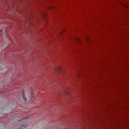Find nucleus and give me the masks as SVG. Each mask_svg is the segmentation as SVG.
Returning a JSON list of instances; mask_svg holds the SVG:
<instances>
[{
	"instance_id": "6",
	"label": "nucleus",
	"mask_w": 129,
	"mask_h": 129,
	"mask_svg": "<svg viewBox=\"0 0 129 129\" xmlns=\"http://www.w3.org/2000/svg\"><path fill=\"white\" fill-rule=\"evenodd\" d=\"M63 31H61V32H60L59 34H58L57 36H58V37L59 36H60V35H61L62 34V33Z\"/></svg>"
},
{
	"instance_id": "5",
	"label": "nucleus",
	"mask_w": 129,
	"mask_h": 129,
	"mask_svg": "<svg viewBox=\"0 0 129 129\" xmlns=\"http://www.w3.org/2000/svg\"><path fill=\"white\" fill-rule=\"evenodd\" d=\"M3 31L2 30H0V36H1L3 34Z\"/></svg>"
},
{
	"instance_id": "1",
	"label": "nucleus",
	"mask_w": 129,
	"mask_h": 129,
	"mask_svg": "<svg viewBox=\"0 0 129 129\" xmlns=\"http://www.w3.org/2000/svg\"><path fill=\"white\" fill-rule=\"evenodd\" d=\"M25 126L24 125H22L18 127V129H24L25 127Z\"/></svg>"
},
{
	"instance_id": "3",
	"label": "nucleus",
	"mask_w": 129,
	"mask_h": 129,
	"mask_svg": "<svg viewBox=\"0 0 129 129\" xmlns=\"http://www.w3.org/2000/svg\"><path fill=\"white\" fill-rule=\"evenodd\" d=\"M55 70L56 71H60V69L59 67H57L55 68Z\"/></svg>"
},
{
	"instance_id": "2",
	"label": "nucleus",
	"mask_w": 129,
	"mask_h": 129,
	"mask_svg": "<svg viewBox=\"0 0 129 129\" xmlns=\"http://www.w3.org/2000/svg\"><path fill=\"white\" fill-rule=\"evenodd\" d=\"M22 96L23 99L24 100V101H26V98L25 97V95L23 93H22Z\"/></svg>"
},
{
	"instance_id": "4",
	"label": "nucleus",
	"mask_w": 129,
	"mask_h": 129,
	"mask_svg": "<svg viewBox=\"0 0 129 129\" xmlns=\"http://www.w3.org/2000/svg\"><path fill=\"white\" fill-rule=\"evenodd\" d=\"M28 117H24L23 118H22L21 119L19 120V121H22L23 120H24V119H26Z\"/></svg>"
}]
</instances>
